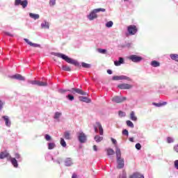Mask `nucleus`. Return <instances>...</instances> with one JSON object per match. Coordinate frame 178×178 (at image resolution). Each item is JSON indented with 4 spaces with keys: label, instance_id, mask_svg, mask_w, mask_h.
<instances>
[{
    "label": "nucleus",
    "instance_id": "1",
    "mask_svg": "<svg viewBox=\"0 0 178 178\" xmlns=\"http://www.w3.org/2000/svg\"><path fill=\"white\" fill-rule=\"evenodd\" d=\"M54 55H55V56H57V58H60L61 59H63V60H65V62H67V63H70L71 65H74V66H80V63H79V62L69 58V56H67L63 54L56 53Z\"/></svg>",
    "mask_w": 178,
    "mask_h": 178
},
{
    "label": "nucleus",
    "instance_id": "2",
    "mask_svg": "<svg viewBox=\"0 0 178 178\" xmlns=\"http://www.w3.org/2000/svg\"><path fill=\"white\" fill-rule=\"evenodd\" d=\"M127 31L129 35H135V34L137 33V31H138V28H137L136 25H129L127 27Z\"/></svg>",
    "mask_w": 178,
    "mask_h": 178
},
{
    "label": "nucleus",
    "instance_id": "3",
    "mask_svg": "<svg viewBox=\"0 0 178 178\" xmlns=\"http://www.w3.org/2000/svg\"><path fill=\"white\" fill-rule=\"evenodd\" d=\"M77 136H78V140L79 143H81V144L87 141V135H86V134H84L83 131L78 132Z\"/></svg>",
    "mask_w": 178,
    "mask_h": 178
},
{
    "label": "nucleus",
    "instance_id": "4",
    "mask_svg": "<svg viewBox=\"0 0 178 178\" xmlns=\"http://www.w3.org/2000/svg\"><path fill=\"white\" fill-rule=\"evenodd\" d=\"M71 94H80V95H87V92L83 91L81 89L72 88L71 90H67Z\"/></svg>",
    "mask_w": 178,
    "mask_h": 178
},
{
    "label": "nucleus",
    "instance_id": "5",
    "mask_svg": "<svg viewBox=\"0 0 178 178\" xmlns=\"http://www.w3.org/2000/svg\"><path fill=\"white\" fill-rule=\"evenodd\" d=\"M128 59H129V60H131V62L138 63V62H141V60H143V57L137 55H131L128 57Z\"/></svg>",
    "mask_w": 178,
    "mask_h": 178
},
{
    "label": "nucleus",
    "instance_id": "6",
    "mask_svg": "<svg viewBox=\"0 0 178 178\" xmlns=\"http://www.w3.org/2000/svg\"><path fill=\"white\" fill-rule=\"evenodd\" d=\"M95 132L98 133V129L100 136H104V128L99 122H96V125H94Z\"/></svg>",
    "mask_w": 178,
    "mask_h": 178
},
{
    "label": "nucleus",
    "instance_id": "7",
    "mask_svg": "<svg viewBox=\"0 0 178 178\" xmlns=\"http://www.w3.org/2000/svg\"><path fill=\"white\" fill-rule=\"evenodd\" d=\"M15 6H19V5H22V8L24 9L25 8H27V5H29V1H27V0H15Z\"/></svg>",
    "mask_w": 178,
    "mask_h": 178
},
{
    "label": "nucleus",
    "instance_id": "8",
    "mask_svg": "<svg viewBox=\"0 0 178 178\" xmlns=\"http://www.w3.org/2000/svg\"><path fill=\"white\" fill-rule=\"evenodd\" d=\"M126 97H120L119 96H115L112 98L113 102H115V104H122L124 101H126Z\"/></svg>",
    "mask_w": 178,
    "mask_h": 178
},
{
    "label": "nucleus",
    "instance_id": "9",
    "mask_svg": "<svg viewBox=\"0 0 178 178\" xmlns=\"http://www.w3.org/2000/svg\"><path fill=\"white\" fill-rule=\"evenodd\" d=\"M117 163L118 169H123V168H124V159H122V157L117 159Z\"/></svg>",
    "mask_w": 178,
    "mask_h": 178
},
{
    "label": "nucleus",
    "instance_id": "10",
    "mask_svg": "<svg viewBox=\"0 0 178 178\" xmlns=\"http://www.w3.org/2000/svg\"><path fill=\"white\" fill-rule=\"evenodd\" d=\"M118 87L120 90H130V88H133V86L128 83H121Z\"/></svg>",
    "mask_w": 178,
    "mask_h": 178
},
{
    "label": "nucleus",
    "instance_id": "11",
    "mask_svg": "<svg viewBox=\"0 0 178 178\" xmlns=\"http://www.w3.org/2000/svg\"><path fill=\"white\" fill-rule=\"evenodd\" d=\"M113 80H114V81H118V80H129V81H130V78L127 76H124V75L114 76H113Z\"/></svg>",
    "mask_w": 178,
    "mask_h": 178
},
{
    "label": "nucleus",
    "instance_id": "12",
    "mask_svg": "<svg viewBox=\"0 0 178 178\" xmlns=\"http://www.w3.org/2000/svg\"><path fill=\"white\" fill-rule=\"evenodd\" d=\"M10 79H15V80H20L21 81H24V80H26L24 76H22L21 74H16L15 75H13L12 76H10Z\"/></svg>",
    "mask_w": 178,
    "mask_h": 178
},
{
    "label": "nucleus",
    "instance_id": "13",
    "mask_svg": "<svg viewBox=\"0 0 178 178\" xmlns=\"http://www.w3.org/2000/svg\"><path fill=\"white\" fill-rule=\"evenodd\" d=\"M5 158H10V155L8 152H1L0 153V159H5Z\"/></svg>",
    "mask_w": 178,
    "mask_h": 178
},
{
    "label": "nucleus",
    "instance_id": "14",
    "mask_svg": "<svg viewBox=\"0 0 178 178\" xmlns=\"http://www.w3.org/2000/svg\"><path fill=\"white\" fill-rule=\"evenodd\" d=\"M97 13L95 10H93L89 15V19L94 20V19H97Z\"/></svg>",
    "mask_w": 178,
    "mask_h": 178
},
{
    "label": "nucleus",
    "instance_id": "15",
    "mask_svg": "<svg viewBox=\"0 0 178 178\" xmlns=\"http://www.w3.org/2000/svg\"><path fill=\"white\" fill-rule=\"evenodd\" d=\"M129 178H144V175L140 174V172H134L129 176Z\"/></svg>",
    "mask_w": 178,
    "mask_h": 178
},
{
    "label": "nucleus",
    "instance_id": "16",
    "mask_svg": "<svg viewBox=\"0 0 178 178\" xmlns=\"http://www.w3.org/2000/svg\"><path fill=\"white\" fill-rule=\"evenodd\" d=\"M124 63V58L120 57L118 61H114L115 66H120L122 64Z\"/></svg>",
    "mask_w": 178,
    "mask_h": 178
},
{
    "label": "nucleus",
    "instance_id": "17",
    "mask_svg": "<svg viewBox=\"0 0 178 178\" xmlns=\"http://www.w3.org/2000/svg\"><path fill=\"white\" fill-rule=\"evenodd\" d=\"M79 101L86 102L87 104H90V102H91V99H88L87 97H79Z\"/></svg>",
    "mask_w": 178,
    "mask_h": 178
},
{
    "label": "nucleus",
    "instance_id": "18",
    "mask_svg": "<svg viewBox=\"0 0 178 178\" xmlns=\"http://www.w3.org/2000/svg\"><path fill=\"white\" fill-rule=\"evenodd\" d=\"M10 161H11V163H12V165H13L14 168H17V166H19V165L17 164V160H16V159L10 157Z\"/></svg>",
    "mask_w": 178,
    "mask_h": 178
},
{
    "label": "nucleus",
    "instance_id": "19",
    "mask_svg": "<svg viewBox=\"0 0 178 178\" xmlns=\"http://www.w3.org/2000/svg\"><path fill=\"white\" fill-rule=\"evenodd\" d=\"M29 16L30 17H31V19H34V20H37V19H40V15L38 14H34V13H29Z\"/></svg>",
    "mask_w": 178,
    "mask_h": 178
},
{
    "label": "nucleus",
    "instance_id": "20",
    "mask_svg": "<svg viewBox=\"0 0 178 178\" xmlns=\"http://www.w3.org/2000/svg\"><path fill=\"white\" fill-rule=\"evenodd\" d=\"M130 119L131 120H133L134 122H136L137 117L136 116V114L134 113V111H131L130 113Z\"/></svg>",
    "mask_w": 178,
    "mask_h": 178
},
{
    "label": "nucleus",
    "instance_id": "21",
    "mask_svg": "<svg viewBox=\"0 0 178 178\" xmlns=\"http://www.w3.org/2000/svg\"><path fill=\"white\" fill-rule=\"evenodd\" d=\"M64 138H65V140H71L72 139V136H70V132L65 131L64 133Z\"/></svg>",
    "mask_w": 178,
    "mask_h": 178
},
{
    "label": "nucleus",
    "instance_id": "22",
    "mask_svg": "<svg viewBox=\"0 0 178 178\" xmlns=\"http://www.w3.org/2000/svg\"><path fill=\"white\" fill-rule=\"evenodd\" d=\"M115 154L117 156V159L118 158H122V152H120V149H119V147H116V149H115Z\"/></svg>",
    "mask_w": 178,
    "mask_h": 178
},
{
    "label": "nucleus",
    "instance_id": "23",
    "mask_svg": "<svg viewBox=\"0 0 178 178\" xmlns=\"http://www.w3.org/2000/svg\"><path fill=\"white\" fill-rule=\"evenodd\" d=\"M151 65L153 66V67H159V66H161V63L156 60L152 61Z\"/></svg>",
    "mask_w": 178,
    "mask_h": 178
},
{
    "label": "nucleus",
    "instance_id": "24",
    "mask_svg": "<svg viewBox=\"0 0 178 178\" xmlns=\"http://www.w3.org/2000/svg\"><path fill=\"white\" fill-rule=\"evenodd\" d=\"M2 118L6 122V126H8V127H9V126H10V122H9V118H8V116L3 115Z\"/></svg>",
    "mask_w": 178,
    "mask_h": 178
},
{
    "label": "nucleus",
    "instance_id": "25",
    "mask_svg": "<svg viewBox=\"0 0 178 178\" xmlns=\"http://www.w3.org/2000/svg\"><path fill=\"white\" fill-rule=\"evenodd\" d=\"M39 87H47L48 86V83L47 82H42L38 81V85Z\"/></svg>",
    "mask_w": 178,
    "mask_h": 178
},
{
    "label": "nucleus",
    "instance_id": "26",
    "mask_svg": "<svg viewBox=\"0 0 178 178\" xmlns=\"http://www.w3.org/2000/svg\"><path fill=\"white\" fill-rule=\"evenodd\" d=\"M102 140H104V137L102 136H99L98 135L95 136V140L96 141V143H101Z\"/></svg>",
    "mask_w": 178,
    "mask_h": 178
},
{
    "label": "nucleus",
    "instance_id": "27",
    "mask_svg": "<svg viewBox=\"0 0 178 178\" xmlns=\"http://www.w3.org/2000/svg\"><path fill=\"white\" fill-rule=\"evenodd\" d=\"M168 103L166 102H164L163 103H153V105H154V106H157V107H161V106H163L165 105H167Z\"/></svg>",
    "mask_w": 178,
    "mask_h": 178
},
{
    "label": "nucleus",
    "instance_id": "28",
    "mask_svg": "<svg viewBox=\"0 0 178 178\" xmlns=\"http://www.w3.org/2000/svg\"><path fill=\"white\" fill-rule=\"evenodd\" d=\"M170 58H171L172 60H175V62H178V54H170Z\"/></svg>",
    "mask_w": 178,
    "mask_h": 178
},
{
    "label": "nucleus",
    "instance_id": "29",
    "mask_svg": "<svg viewBox=\"0 0 178 178\" xmlns=\"http://www.w3.org/2000/svg\"><path fill=\"white\" fill-rule=\"evenodd\" d=\"M127 126L131 127V129H134V124L130 120H127Z\"/></svg>",
    "mask_w": 178,
    "mask_h": 178
},
{
    "label": "nucleus",
    "instance_id": "30",
    "mask_svg": "<svg viewBox=\"0 0 178 178\" xmlns=\"http://www.w3.org/2000/svg\"><path fill=\"white\" fill-rule=\"evenodd\" d=\"M62 69L65 72H70L72 70L70 69V67L67 65H62Z\"/></svg>",
    "mask_w": 178,
    "mask_h": 178
},
{
    "label": "nucleus",
    "instance_id": "31",
    "mask_svg": "<svg viewBox=\"0 0 178 178\" xmlns=\"http://www.w3.org/2000/svg\"><path fill=\"white\" fill-rule=\"evenodd\" d=\"M106 152H107V155H113L115 154V151L111 148L107 149Z\"/></svg>",
    "mask_w": 178,
    "mask_h": 178
},
{
    "label": "nucleus",
    "instance_id": "32",
    "mask_svg": "<svg viewBox=\"0 0 178 178\" xmlns=\"http://www.w3.org/2000/svg\"><path fill=\"white\" fill-rule=\"evenodd\" d=\"M42 29H49V23L44 22L41 24Z\"/></svg>",
    "mask_w": 178,
    "mask_h": 178
},
{
    "label": "nucleus",
    "instance_id": "33",
    "mask_svg": "<svg viewBox=\"0 0 178 178\" xmlns=\"http://www.w3.org/2000/svg\"><path fill=\"white\" fill-rule=\"evenodd\" d=\"M55 147H56L55 143H49V145H48V149H54V148H55Z\"/></svg>",
    "mask_w": 178,
    "mask_h": 178
},
{
    "label": "nucleus",
    "instance_id": "34",
    "mask_svg": "<svg viewBox=\"0 0 178 178\" xmlns=\"http://www.w3.org/2000/svg\"><path fill=\"white\" fill-rule=\"evenodd\" d=\"M65 165H66V166H71L72 165V159H67L65 160Z\"/></svg>",
    "mask_w": 178,
    "mask_h": 178
},
{
    "label": "nucleus",
    "instance_id": "35",
    "mask_svg": "<svg viewBox=\"0 0 178 178\" xmlns=\"http://www.w3.org/2000/svg\"><path fill=\"white\" fill-rule=\"evenodd\" d=\"M82 67H85L86 69H90V67H91V65L86 63H82Z\"/></svg>",
    "mask_w": 178,
    "mask_h": 178
},
{
    "label": "nucleus",
    "instance_id": "36",
    "mask_svg": "<svg viewBox=\"0 0 178 178\" xmlns=\"http://www.w3.org/2000/svg\"><path fill=\"white\" fill-rule=\"evenodd\" d=\"M60 116H62V113L56 112L55 115H54V118L55 119H59V118H60Z\"/></svg>",
    "mask_w": 178,
    "mask_h": 178
},
{
    "label": "nucleus",
    "instance_id": "37",
    "mask_svg": "<svg viewBox=\"0 0 178 178\" xmlns=\"http://www.w3.org/2000/svg\"><path fill=\"white\" fill-rule=\"evenodd\" d=\"M118 115H119L120 118H124L126 116V113L123 112L122 111H120L118 112Z\"/></svg>",
    "mask_w": 178,
    "mask_h": 178
},
{
    "label": "nucleus",
    "instance_id": "38",
    "mask_svg": "<svg viewBox=\"0 0 178 178\" xmlns=\"http://www.w3.org/2000/svg\"><path fill=\"white\" fill-rule=\"evenodd\" d=\"M95 12H96V13H98L99 12H105L106 10L105 8H96V9H94Z\"/></svg>",
    "mask_w": 178,
    "mask_h": 178
},
{
    "label": "nucleus",
    "instance_id": "39",
    "mask_svg": "<svg viewBox=\"0 0 178 178\" xmlns=\"http://www.w3.org/2000/svg\"><path fill=\"white\" fill-rule=\"evenodd\" d=\"M113 26V22L112 21L108 22L106 24V27H112Z\"/></svg>",
    "mask_w": 178,
    "mask_h": 178
},
{
    "label": "nucleus",
    "instance_id": "40",
    "mask_svg": "<svg viewBox=\"0 0 178 178\" xmlns=\"http://www.w3.org/2000/svg\"><path fill=\"white\" fill-rule=\"evenodd\" d=\"M60 145H62V147H66V142L63 138H60Z\"/></svg>",
    "mask_w": 178,
    "mask_h": 178
},
{
    "label": "nucleus",
    "instance_id": "41",
    "mask_svg": "<svg viewBox=\"0 0 178 178\" xmlns=\"http://www.w3.org/2000/svg\"><path fill=\"white\" fill-rule=\"evenodd\" d=\"M29 83L30 84H33V86H37L38 85V81H29Z\"/></svg>",
    "mask_w": 178,
    "mask_h": 178
},
{
    "label": "nucleus",
    "instance_id": "42",
    "mask_svg": "<svg viewBox=\"0 0 178 178\" xmlns=\"http://www.w3.org/2000/svg\"><path fill=\"white\" fill-rule=\"evenodd\" d=\"M97 51L99 54H106V49H98Z\"/></svg>",
    "mask_w": 178,
    "mask_h": 178
},
{
    "label": "nucleus",
    "instance_id": "43",
    "mask_svg": "<svg viewBox=\"0 0 178 178\" xmlns=\"http://www.w3.org/2000/svg\"><path fill=\"white\" fill-rule=\"evenodd\" d=\"M67 97L70 101H73L74 99V97L72 95H67Z\"/></svg>",
    "mask_w": 178,
    "mask_h": 178
},
{
    "label": "nucleus",
    "instance_id": "44",
    "mask_svg": "<svg viewBox=\"0 0 178 178\" xmlns=\"http://www.w3.org/2000/svg\"><path fill=\"white\" fill-rule=\"evenodd\" d=\"M56 3V0H50L49 1V5L51 6H54V5H55Z\"/></svg>",
    "mask_w": 178,
    "mask_h": 178
},
{
    "label": "nucleus",
    "instance_id": "45",
    "mask_svg": "<svg viewBox=\"0 0 178 178\" xmlns=\"http://www.w3.org/2000/svg\"><path fill=\"white\" fill-rule=\"evenodd\" d=\"M167 143H168V144H170V143H173V138H170V137H168V138H167Z\"/></svg>",
    "mask_w": 178,
    "mask_h": 178
},
{
    "label": "nucleus",
    "instance_id": "46",
    "mask_svg": "<svg viewBox=\"0 0 178 178\" xmlns=\"http://www.w3.org/2000/svg\"><path fill=\"white\" fill-rule=\"evenodd\" d=\"M51 136H49V134L45 135V140L47 141H49V140H51Z\"/></svg>",
    "mask_w": 178,
    "mask_h": 178
},
{
    "label": "nucleus",
    "instance_id": "47",
    "mask_svg": "<svg viewBox=\"0 0 178 178\" xmlns=\"http://www.w3.org/2000/svg\"><path fill=\"white\" fill-rule=\"evenodd\" d=\"M122 134H124V136H129V131H127V129H124L122 131Z\"/></svg>",
    "mask_w": 178,
    "mask_h": 178
},
{
    "label": "nucleus",
    "instance_id": "48",
    "mask_svg": "<svg viewBox=\"0 0 178 178\" xmlns=\"http://www.w3.org/2000/svg\"><path fill=\"white\" fill-rule=\"evenodd\" d=\"M135 147L136 149H141V144L140 143H136Z\"/></svg>",
    "mask_w": 178,
    "mask_h": 178
},
{
    "label": "nucleus",
    "instance_id": "49",
    "mask_svg": "<svg viewBox=\"0 0 178 178\" xmlns=\"http://www.w3.org/2000/svg\"><path fill=\"white\" fill-rule=\"evenodd\" d=\"M25 42H26V43L29 44V45H32V42H30V40H29V39H26V38H24V39Z\"/></svg>",
    "mask_w": 178,
    "mask_h": 178
},
{
    "label": "nucleus",
    "instance_id": "50",
    "mask_svg": "<svg viewBox=\"0 0 178 178\" xmlns=\"http://www.w3.org/2000/svg\"><path fill=\"white\" fill-rule=\"evenodd\" d=\"M3 105H5V103L0 100V111L3 108Z\"/></svg>",
    "mask_w": 178,
    "mask_h": 178
},
{
    "label": "nucleus",
    "instance_id": "51",
    "mask_svg": "<svg viewBox=\"0 0 178 178\" xmlns=\"http://www.w3.org/2000/svg\"><path fill=\"white\" fill-rule=\"evenodd\" d=\"M31 47H34L35 48H38V47H40V44L32 43V44H31Z\"/></svg>",
    "mask_w": 178,
    "mask_h": 178
},
{
    "label": "nucleus",
    "instance_id": "52",
    "mask_svg": "<svg viewBox=\"0 0 178 178\" xmlns=\"http://www.w3.org/2000/svg\"><path fill=\"white\" fill-rule=\"evenodd\" d=\"M111 141H112L113 144H114L115 145H116V144H118V141L115 138H111Z\"/></svg>",
    "mask_w": 178,
    "mask_h": 178
},
{
    "label": "nucleus",
    "instance_id": "53",
    "mask_svg": "<svg viewBox=\"0 0 178 178\" xmlns=\"http://www.w3.org/2000/svg\"><path fill=\"white\" fill-rule=\"evenodd\" d=\"M175 168L178 170V160L175 161Z\"/></svg>",
    "mask_w": 178,
    "mask_h": 178
},
{
    "label": "nucleus",
    "instance_id": "54",
    "mask_svg": "<svg viewBox=\"0 0 178 178\" xmlns=\"http://www.w3.org/2000/svg\"><path fill=\"white\" fill-rule=\"evenodd\" d=\"M67 90H63V89H60L59 90V92H60V94H65V92H67Z\"/></svg>",
    "mask_w": 178,
    "mask_h": 178
},
{
    "label": "nucleus",
    "instance_id": "55",
    "mask_svg": "<svg viewBox=\"0 0 178 178\" xmlns=\"http://www.w3.org/2000/svg\"><path fill=\"white\" fill-rule=\"evenodd\" d=\"M174 151H175V152H178V144L174 146Z\"/></svg>",
    "mask_w": 178,
    "mask_h": 178
},
{
    "label": "nucleus",
    "instance_id": "56",
    "mask_svg": "<svg viewBox=\"0 0 178 178\" xmlns=\"http://www.w3.org/2000/svg\"><path fill=\"white\" fill-rule=\"evenodd\" d=\"M15 158H16L17 159H20V154H15Z\"/></svg>",
    "mask_w": 178,
    "mask_h": 178
},
{
    "label": "nucleus",
    "instance_id": "57",
    "mask_svg": "<svg viewBox=\"0 0 178 178\" xmlns=\"http://www.w3.org/2000/svg\"><path fill=\"white\" fill-rule=\"evenodd\" d=\"M126 174H122V175H120L119 178H126Z\"/></svg>",
    "mask_w": 178,
    "mask_h": 178
},
{
    "label": "nucleus",
    "instance_id": "58",
    "mask_svg": "<svg viewBox=\"0 0 178 178\" xmlns=\"http://www.w3.org/2000/svg\"><path fill=\"white\" fill-rule=\"evenodd\" d=\"M107 73H108V74H112V70H108Z\"/></svg>",
    "mask_w": 178,
    "mask_h": 178
},
{
    "label": "nucleus",
    "instance_id": "59",
    "mask_svg": "<svg viewBox=\"0 0 178 178\" xmlns=\"http://www.w3.org/2000/svg\"><path fill=\"white\" fill-rule=\"evenodd\" d=\"M93 149H94V151H97L98 150L97 149V145H93Z\"/></svg>",
    "mask_w": 178,
    "mask_h": 178
},
{
    "label": "nucleus",
    "instance_id": "60",
    "mask_svg": "<svg viewBox=\"0 0 178 178\" xmlns=\"http://www.w3.org/2000/svg\"><path fill=\"white\" fill-rule=\"evenodd\" d=\"M72 178H77V175L73 174Z\"/></svg>",
    "mask_w": 178,
    "mask_h": 178
},
{
    "label": "nucleus",
    "instance_id": "61",
    "mask_svg": "<svg viewBox=\"0 0 178 178\" xmlns=\"http://www.w3.org/2000/svg\"><path fill=\"white\" fill-rule=\"evenodd\" d=\"M7 35H10V37H13V35L9 33H6Z\"/></svg>",
    "mask_w": 178,
    "mask_h": 178
},
{
    "label": "nucleus",
    "instance_id": "62",
    "mask_svg": "<svg viewBox=\"0 0 178 178\" xmlns=\"http://www.w3.org/2000/svg\"><path fill=\"white\" fill-rule=\"evenodd\" d=\"M129 141H131V143H133V141H134V139L133 138H129Z\"/></svg>",
    "mask_w": 178,
    "mask_h": 178
}]
</instances>
